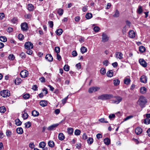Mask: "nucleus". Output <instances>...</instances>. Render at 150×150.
Here are the masks:
<instances>
[{"label":"nucleus","instance_id":"obj_56","mask_svg":"<svg viewBox=\"0 0 150 150\" xmlns=\"http://www.w3.org/2000/svg\"><path fill=\"white\" fill-rule=\"evenodd\" d=\"M64 69L65 71H68L69 69V66L68 65H66L64 66Z\"/></svg>","mask_w":150,"mask_h":150},{"label":"nucleus","instance_id":"obj_45","mask_svg":"<svg viewBox=\"0 0 150 150\" xmlns=\"http://www.w3.org/2000/svg\"><path fill=\"white\" fill-rule=\"evenodd\" d=\"M100 72L103 75L105 74L106 73L105 69L103 68H101L100 69Z\"/></svg>","mask_w":150,"mask_h":150},{"label":"nucleus","instance_id":"obj_18","mask_svg":"<svg viewBox=\"0 0 150 150\" xmlns=\"http://www.w3.org/2000/svg\"><path fill=\"white\" fill-rule=\"evenodd\" d=\"M58 137L59 139L61 141L63 140L65 138L64 135L62 133H60L59 134Z\"/></svg>","mask_w":150,"mask_h":150},{"label":"nucleus","instance_id":"obj_24","mask_svg":"<svg viewBox=\"0 0 150 150\" xmlns=\"http://www.w3.org/2000/svg\"><path fill=\"white\" fill-rule=\"evenodd\" d=\"M63 32V31L62 29H59L56 30L55 33L57 35H60L62 34Z\"/></svg>","mask_w":150,"mask_h":150},{"label":"nucleus","instance_id":"obj_63","mask_svg":"<svg viewBox=\"0 0 150 150\" xmlns=\"http://www.w3.org/2000/svg\"><path fill=\"white\" fill-rule=\"evenodd\" d=\"M17 21V18H14L11 20L12 22L14 24L16 23Z\"/></svg>","mask_w":150,"mask_h":150},{"label":"nucleus","instance_id":"obj_49","mask_svg":"<svg viewBox=\"0 0 150 150\" xmlns=\"http://www.w3.org/2000/svg\"><path fill=\"white\" fill-rule=\"evenodd\" d=\"M81 133L80 131L78 129H77L75 130L74 131L75 135L76 136L80 135Z\"/></svg>","mask_w":150,"mask_h":150},{"label":"nucleus","instance_id":"obj_23","mask_svg":"<svg viewBox=\"0 0 150 150\" xmlns=\"http://www.w3.org/2000/svg\"><path fill=\"white\" fill-rule=\"evenodd\" d=\"M104 143L106 145H109L110 143V140L108 138H106L104 140Z\"/></svg>","mask_w":150,"mask_h":150},{"label":"nucleus","instance_id":"obj_51","mask_svg":"<svg viewBox=\"0 0 150 150\" xmlns=\"http://www.w3.org/2000/svg\"><path fill=\"white\" fill-rule=\"evenodd\" d=\"M18 38L20 40H22L23 39L24 37L23 35L21 34H20L18 35Z\"/></svg>","mask_w":150,"mask_h":150},{"label":"nucleus","instance_id":"obj_1","mask_svg":"<svg viewBox=\"0 0 150 150\" xmlns=\"http://www.w3.org/2000/svg\"><path fill=\"white\" fill-rule=\"evenodd\" d=\"M147 102V100L146 98L143 96H140L137 103L141 108H144Z\"/></svg>","mask_w":150,"mask_h":150},{"label":"nucleus","instance_id":"obj_30","mask_svg":"<svg viewBox=\"0 0 150 150\" xmlns=\"http://www.w3.org/2000/svg\"><path fill=\"white\" fill-rule=\"evenodd\" d=\"M46 145L45 143L44 142H40L39 144V146L40 148H44Z\"/></svg>","mask_w":150,"mask_h":150},{"label":"nucleus","instance_id":"obj_61","mask_svg":"<svg viewBox=\"0 0 150 150\" xmlns=\"http://www.w3.org/2000/svg\"><path fill=\"white\" fill-rule=\"evenodd\" d=\"M50 28H52L53 26V23L52 21H49L48 22Z\"/></svg>","mask_w":150,"mask_h":150},{"label":"nucleus","instance_id":"obj_4","mask_svg":"<svg viewBox=\"0 0 150 150\" xmlns=\"http://www.w3.org/2000/svg\"><path fill=\"white\" fill-rule=\"evenodd\" d=\"M0 94L1 96L4 98L9 97L10 96V91L7 90H4L1 91Z\"/></svg>","mask_w":150,"mask_h":150},{"label":"nucleus","instance_id":"obj_28","mask_svg":"<svg viewBox=\"0 0 150 150\" xmlns=\"http://www.w3.org/2000/svg\"><path fill=\"white\" fill-rule=\"evenodd\" d=\"M67 132L69 134H72L74 132V129L73 128L70 127L67 129Z\"/></svg>","mask_w":150,"mask_h":150},{"label":"nucleus","instance_id":"obj_27","mask_svg":"<svg viewBox=\"0 0 150 150\" xmlns=\"http://www.w3.org/2000/svg\"><path fill=\"white\" fill-rule=\"evenodd\" d=\"M48 144L49 146L51 147H53L54 146V142L52 141H50L48 142Z\"/></svg>","mask_w":150,"mask_h":150},{"label":"nucleus","instance_id":"obj_47","mask_svg":"<svg viewBox=\"0 0 150 150\" xmlns=\"http://www.w3.org/2000/svg\"><path fill=\"white\" fill-rule=\"evenodd\" d=\"M0 40L3 42H5L7 41V39L4 36H0Z\"/></svg>","mask_w":150,"mask_h":150},{"label":"nucleus","instance_id":"obj_26","mask_svg":"<svg viewBox=\"0 0 150 150\" xmlns=\"http://www.w3.org/2000/svg\"><path fill=\"white\" fill-rule=\"evenodd\" d=\"M22 80L20 78H17L15 80V83L16 85H18L21 83Z\"/></svg>","mask_w":150,"mask_h":150},{"label":"nucleus","instance_id":"obj_11","mask_svg":"<svg viewBox=\"0 0 150 150\" xmlns=\"http://www.w3.org/2000/svg\"><path fill=\"white\" fill-rule=\"evenodd\" d=\"M115 56L116 58L117 59L121 60L123 59V54L120 52H116Z\"/></svg>","mask_w":150,"mask_h":150},{"label":"nucleus","instance_id":"obj_15","mask_svg":"<svg viewBox=\"0 0 150 150\" xmlns=\"http://www.w3.org/2000/svg\"><path fill=\"white\" fill-rule=\"evenodd\" d=\"M142 129L140 127H137L135 129V132L137 134L139 135L142 132Z\"/></svg>","mask_w":150,"mask_h":150},{"label":"nucleus","instance_id":"obj_7","mask_svg":"<svg viewBox=\"0 0 150 150\" xmlns=\"http://www.w3.org/2000/svg\"><path fill=\"white\" fill-rule=\"evenodd\" d=\"M102 42H107L109 40V37L106 33H103L102 35Z\"/></svg>","mask_w":150,"mask_h":150},{"label":"nucleus","instance_id":"obj_39","mask_svg":"<svg viewBox=\"0 0 150 150\" xmlns=\"http://www.w3.org/2000/svg\"><path fill=\"white\" fill-rule=\"evenodd\" d=\"M145 47L143 46H141L139 47V50L140 52H143L145 51Z\"/></svg>","mask_w":150,"mask_h":150},{"label":"nucleus","instance_id":"obj_55","mask_svg":"<svg viewBox=\"0 0 150 150\" xmlns=\"http://www.w3.org/2000/svg\"><path fill=\"white\" fill-rule=\"evenodd\" d=\"M60 48L59 47H55L54 51L55 52L58 54L60 52Z\"/></svg>","mask_w":150,"mask_h":150},{"label":"nucleus","instance_id":"obj_5","mask_svg":"<svg viewBox=\"0 0 150 150\" xmlns=\"http://www.w3.org/2000/svg\"><path fill=\"white\" fill-rule=\"evenodd\" d=\"M100 88L97 86H93L89 88L88 90V92L90 93H92L99 91Z\"/></svg>","mask_w":150,"mask_h":150},{"label":"nucleus","instance_id":"obj_3","mask_svg":"<svg viewBox=\"0 0 150 150\" xmlns=\"http://www.w3.org/2000/svg\"><path fill=\"white\" fill-rule=\"evenodd\" d=\"M122 100V98L120 96L115 97L114 99L111 100L112 103H113L117 104L121 102Z\"/></svg>","mask_w":150,"mask_h":150},{"label":"nucleus","instance_id":"obj_43","mask_svg":"<svg viewBox=\"0 0 150 150\" xmlns=\"http://www.w3.org/2000/svg\"><path fill=\"white\" fill-rule=\"evenodd\" d=\"M6 111V109L4 106H2L0 107V112L4 113Z\"/></svg>","mask_w":150,"mask_h":150},{"label":"nucleus","instance_id":"obj_29","mask_svg":"<svg viewBox=\"0 0 150 150\" xmlns=\"http://www.w3.org/2000/svg\"><path fill=\"white\" fill-rule=\"evenodd\" d=\"M64 11L61 8H59L57 9V13L60 16H62L63 13Z\"/></svg>","mask_w":150,"mask_h":150},{"label":"nucleus","instance_id":"obj_62","mask_svg":"<svg viewBox=\"0 0 150 150\" xmlns=\"http://www.w3.org/2000/svg\"><path fill=\"white\" fill-rule=\"evenodd\" d=\"M20 57L22 59L25 58V54L23 52H21L20 54Z\"/></svg>","mask_w":150,"mask_h":150},{"label":"nucleus","instance_id":"obj_38","mask_svg":"<svg viewBox=\"0 0 150 150\" xmlns=\"http://www.w3.org/2000/svg\"><path fill=\"white\" fill-rule=\"evenodd\" d=\"M129 28V27L127 26V25H125L122 29V33L123 34H124L125 33Z\"/></svg>","mask_w":150,"mask_h":150},{"label":"nucleus","instance_id":"obj_6","mask_svg":"<svg viewBox=\"0 0 150 150\" xmlns=\"http://www.w3.org/2000/svg\"><path fill=\"white\" fill-rule=\"evenodd\" d=\"M24 47L26 49H31L33 48V45L31 42H28L25 43Z\"/></svg>","mask_w":150,"mask_h":150},{"label":"nucleus","instance_id":"obj_52","mask_svg":"<svg viewBox=\"0 0 150 150\" xmlns=\"http://www.w3.org/2000/svg\"><path fill=\"white\" fill-rule=\"evenodd\" d=\"M119 16V13L117 10H116L114 14L113 15V16L115 17H118Z\"/></svg>","mask_w":150,"mask_h":150},{"label":"nucleus","instance_id":"obj_44","mask_svg":"<svg viewBox=\"0 0 150 150\" xmlns=\"http://www.w3.org/2000/svg\"><path fill=\"white\" fill-rule=\"evenodd\" d=\"M115 115L114 114H111L109 116V118L110 120H113L115 117Z\"/></svg>","mask_w":150,"mask_h":150},{"label":"nucleus","instance_id":"obj_31","mask_svg":"<svg viewBox=\"0 0 150 150\" xmlns=\"http://www.w3.org/2000/svg\"><path fill=\"white\" fill-rule=\"evenodd\" d=\"M32 115L34 117H37L39 115V113L36 110H33L32 112Z\"/></svg>","mask_w":150,"mask_h":150},{"label":"nucleus","instance_id":"obj_8","mask_svg":"<svg viewBox=\"0 0 150 150\" xmlns=\"http://www.w3.org/2000/svg\"><path fill=\"white\" fill-rule=\"evenodd\" d=\"M28 75V72L25 70L22 71L20 73L21 76L22 78L27 77Z\"/></svg>","mask_w":150,"mask_h":150},{"label":"nucleus","instance_id":"obj_42","mask_svg":"<svg viewBox=\"0 0 150 150\" xmlns=\"http://www.w3.org/2000/svg\"><path fill=\"white\" fill-rule=\"evenodd\" d=\"M25 128H28L31 126V123L30 122H28L26 123H25Z\"/></svg>","mask_w":150,"mask_h":150},{"label":"nucleus","instance_id":"obj_64","mask_svg":"<svg viewBox=\"0 0 150 150\" xmlns=\"http://www.w3.org/2000/svg\"><path fill=\"white\" fill-rule=\"evenodd\" d=\"M76 66L77 67V69H79L81 68V65L80 63H79L76 65Z\"/></svg>","mask_w":150,"mask_h":150},{"label":"nucleus","instance_id":"obj_59","mask_svg":"<svg viewBox=\"0 0 150 150\" xmlns=\"http://www.w3.org/2000/svg\"><path fill=\"white\" fill-rule=\"evenodd\" d=\"M93 29L95 32H97L100 30V28L96 26L94 27Z\"/></svg>","mask_w":150,"mask_h":150},{"label":"nucleus","instance_id":"obj_36","mask_svg":"<svg viewBox=\"0 0 150 150\" xmlns=\"http://www.w3.org/2000/svg\"><path fill=\"white\" fill-rule=\"evenodd\" d=\"M137 11V13L139 14H141L142 13V12L143 9L142 6H139Z\"/></svg>","mask_w":150,"mask_h":150},{"label":"nucleus","instance_id":"obj_57","mask_svg":"<svg viewBox=\"0 0 150 150\" xmlns=\"http://www.w3.org/2000/svg\"><path fill=\"white\" fill-rule=\"evenodd\" d=\"M25 17L26 19H30L32 17V15L30 14H26L25 15Z\"/></svg>","mask_w":150,"mask_h":150},{"label":"nucleus","instance_id":"obj_25","mask_svg":"<svg viewBox=\"0 0 150 150\" xmlns=\"http://www.w3.org/2000/svg\"><path fill=\"white\" fill-rule=\"evenodd\" d=\"M17 132L19 134H21L23 132V129L21 127L17 128L16 130Z\"/></svg>","mask_w":150,"mask_h":150},{"label":"nucleus","instance_id":"obj_19","mask_svg":"<svg viewBox=\"0 0 150 150\" xmlns=\"http://www.w3.org/2000/svg\"><path fill=\"white\" fill-rule=\"evenodd\" d=\"M40 105L41 106L44 107L47 105V102L45 100H41L40 102Z\"/></svg>","mask_w":150,"mask_h":150},{"label":"nucleus","instance_id":"obj_21","mask_svg":"<svg viewBox=\"0 0 150 150\" xmlns=\"http://www.w3.org/2000/svg\"><path fill=\"white\" fill-rule=\"evenodd\" d=\"M113 71L112 70H110L107 73V75L108 77H112L113 76Z\"/></svg>","mask_w":150,"mask_h":150},{"label":"nucleus","instance_id":"obj_16","mask_svg":"<svg viewBox=\"0 0 150 150\" xmlns=\"http://www.w3.org/2000/svg\"><path fill=\"white\" fill-rule=\"evenodd\" d=\"M58 125H59V124H56L52 125L49 126L47 128V129L48 130H50V131L53 130L54 128L57 127Z\"/></svg>","mask_w":150,"mask_h":150},{"label":"nucleus","instance_id":"obj_33","mask_svg":"<svg viewBox=\"0 0 150 150\" xmlns=\"http://www.w3.org/2000/svg\"><path fill=\"white\" fill-rule=\"evenodd\" d=\"M85 17L87 19H90L92 17V14L90 13H88L86 14Z\"/></svg>","mask_w":150,"mask_h":150},{"label":"nucleus","instance_id":"obj_60","mask_svg":"<svg viewBox=\"0 0 150 150\" xmlns=\"http://www.w3.org/2000/svg\"><path fill=\"white\" fill-rule=\"evenodd\" d=\"M26 53L29 55H31L33 53V51L31 50V49H27Z\"/></svg>","mask_w":150,"mask_h":150},{"label":"nucleus","instance_id":"obj_20","mask_svg":"<svg viewBox=\"0 0 150 150\" xmlns=\"http://www.w3.org/2000/svg\"><path fill=\"white\" fill-rule=\"evenodd\" d=\"M131 80L129 78H125L124 80V83L126 85L129 84Z\"/></svg>","mask_w":150,"mask_h":150},{"label":"nucleus","instance_id":"obj_10","mask_svg":"<svg viewBox=\"0 0 150 150\" xmlns=\"http://www.w3.org/2000/svg\"><path fill=\"white\" fill-rule=\"evenodd\" d=\"M139 62L140 65L144 67H146L147 66V63L143 59H139Z\"/></svg>","mask_w":150,"mask_h":150},{"label":"nucleus","instance_id":"obj_54","mask_svg":"<svg viewBox=\"0 0 150 150\" xmlns=\"http://www.w3.org/2000/svg\"><path fill=\"white\" fill-rule=\"evenodd\" d=\"M8 59L10 60H13L15 59V57L13 54H10L8 57Z\"/></svg>","mask_w":150,"mask_h":150},{"label":"nucleus","instance_id":"obj_46","mask_svg":"<svg viewBox=\"0 0 150 150\" xmlns=\"http://www.w3.org/2000/svg\"><path fill=\"white\" fill-rule=\"evenodd\" d=\"M144 124L147 125L149 124L150 123V119L149 118H146L144 120Z\"/></svg>","mask_w":150,"mask_h":150},{"label":"nucleus","instance_id":"obj_58","mask_svg":"<svg viewBox=\"0 0 150 150\" xmlns=\"http://www.w3.org/2000/svg\"><path fill=\"white\" fill-rule=\"evenodd\" d=\"M133 117V115H130L128 116L124 119V121H126L128 120H129L132 118Z\"/></svg>","mask_w":150,"mask_h":150},{"label":"nucleus","instance_id":"obj_48","mask_svg":"<svg viewBox=\"0 0 150 150\" xmlns=\"http://www.w3.org/2000/svg\"><path fill=\"white\" fill-rule=\"evenodd\" d=\"M23 97L25 99H28L30 97V94L28 93H26L23 95Z\"/></svg>","mask_w":150,"mask_h":150},{"label":"nucleus","instance_id":"obj_40","mask_svg":"<svg viewBox=\"0 0 150 150\" xmlns=\"http://www.w3.org/2000/svg\"><path fill=\"white\" fill-rule=\"evenodd\" d=\"M6 134L8 137H10L12 134L11 132L9 130L7 129L6 131Z\"/></svg>","mask_w":150,"mask_h":150},{"label":"nucleus","instance_id":"obj_41","mask_svg":"<svg viewBox=\"0 0 150 150\" xmlns=\"http://www.w3.org/2000/svg\"><path fill=\"white\" fill-rule=\"evenodd\" d=\"M87 141V142L88 144H91L93 143V138H91V137H89Z\"/></svg>","mask_w":150,"mask_h":150},{"label":"nucleus","instance_id":"obj_34","mask_svg":"<svg viewBox=\"0 0 150 150\" xmlns=\"http://www.w3.org/2000/svg\"><path fill=\"white\" fill-rule=\"evenodd\" d=\"M120 83V81L118 79H115L113 80V83L114 85L117 86Z\"/></svg>","mask_w":150,"mask_h":150},{"label":"nucleus","instance_id":"obj_35","mask_svg":"<svg viewBox=\"0 0 150 150\" xmlns=\"http://www.w3.org/2000/svg\"><path fill=\"white\" fill-rule=\"evenodd\" d=\"M81 51L82 53L83 54L87 51V49L85 47L83 46L81 48Z\"/></svg>","mask_w":150,"mask_h":150},{"label":"nucleus","instance_id":"obj_22","mask_svg":"<svg viewBox=\"0 0 150 150\" xmlns=\"http://www.w3.org/2000/svg\"><path fill=\"white\" fill-rule=\"evenodd\" d=\"M24 113L22 115V117L25 120L28 118V114L26 112L25 110L24 111Z\"/></svg>","mask_w":150,"mask_h":150},{"label":"nucleus","instance_id":"obj_17","mask_svg":"<svg viewBox=\"0 0 150 150\" xmlns=\"http://www.w3.org/2000/svg\"><path fill=\"white\" fill-rule=\"evenodd\" d=\"M45 59L49 62H52L53 59L52 56L50 54H47L46 55Z\"/></svg>","mask_w":150,"mask_h":150},{"label":"nucleus","instance_id":"obj_12","mask_svg":"<svg viewBox=\"0 0 150 150\" xmlns=\"http://www.w3.org/2000/svg\"><path fill=\"white\" fill-rule=\"evenodd\" d=\"M129 37L130 38H133L136 36V33L133 30L129 31L128 33Z\"/></svg>","mask_w":150,"mask_h":150},{"label":"nucleus","instance_id":"obj_13","mask_svg":"<svg viewBox=\"0 0 150 150\" xmlns=\"http://www.w3.org/2000/svg\"><path fill=\"white\" fill-rule=\"evenodd\" d=\"M147 78L144 75H142L140 78V81L143 83H146L147 82Z\"/></svg>","mask_w":150,"mask_h":150},{"label":"nucleus","instance_id":"obj_14","mask_svg":"<svg viewBox=\"0 0 150 150\" xmlns=\"http://www.w3.org/2000/svg\"><path fill=\"white\" fill-rule=\"evenodd\" d=\"M147 91V89L145 87H142L140 88V92L142 94H145Z\"/></svg>","mask_w":150,"mask_h":150},{"label":"nucleus","instance_id":"obj_50","mask_svg":"<svg viewBox=\"0 0 150 150\" xmlns=\"http://www.w3.org/2000/svg\"><path fill=\"white\" fill-rule=\"evenodd\" d=\"M69 96L65 97L62 100V102L63 105H64L66 103L68 99Z\"/></svg>","mask_w":150,"mask_h":150},{"label":"nucleus","instance_id":"obj_53","mask_svg":"<svg viewBox=\"0 0 150 150\" xmlns=\"http://www.w3.org/2000/svg\"><path fill=\"white\" fill-rule=\"evenodd\" d=\"M98 120L101 122H105L106 123L108 122V121L105 120V119L104 118H102L99 119Z\"/></svg>","mask_w":150,"mask_h":150},{"label":"nucleus","instance_id":"obj_32","mask_svg":"<svg viewBox=\"0 0 150 150\" xmlns=\"http://www.w3.org/2000/svg\"><path fill=\"white\" fill-rule=\"evenodd\" d=\"M28 9L30 11H33L34 9V6L32 4H29L28 5Z\"/></svg>","mask_w":150,"mask_h":150},{"label":"nucleus","instance_id":"obj_37","mask_svg":"<svg viewBox=\"0 0 150 150\" xmlns=\"http://www.w3.org/2000/svg\"><path fill=\"white\" fill-rule=\"evenodd\" d=\"M16 124L18 126H20L21 125L22 122L18 119H16L15 120Z\"/></svg>","mask_w":150,"mask_h":150},{"label":"nucleus","instance_id":"obj_2","mask_svg":"<svg viewBox=\"0 0 150 150\" xmlns=\"http://www.w3.org/2000/svg\"><path fill=\"white\" fill-rule=\"evenodd\" d=\"M113 98V96L110 94H104L99 96L98 99L102 100H106Z\"/></svg>","mask_w":150,"mask_h":150},{"label":"nucleus","instance_id":"obj_9","mask_svg":"<svg viewBox=\"0 0 150 150\" xmlns=\"http://www.w3.org/2000/svg\"><path fill=\"white\" fill-rule=\"evenodd\" d=\"M21 26V29L23 31L27 30L28 28L27 23L25 22L22 23Z\"/></svg>","mask_w":150,"mask_h":150}]
</instances>
